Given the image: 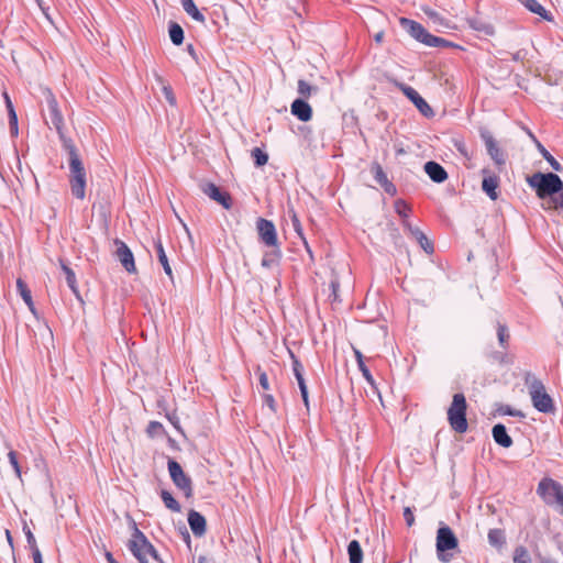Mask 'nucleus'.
Here are the masks:
<instances>
[{"label":"nucleus","mask_w":563,"mask_h":563,"mask_svg":"<svg viewBox=\"0 0 563 563\" xmlns=\"http://www.w3.org/2000/svg\"><path fill=\"white\" fill-rule=\"evenodd\" d=\"M371 173L373 174V177L375 181L383 187L386 194L394 196L397 192L396 186L389 181L386 173L384 172L383 167L379 163L373 162L371 165Z\"/></svg>","instance_id":"2eb2a0df"},{"label":"nucleus","mask_w":563,"mask_h":563,"mask_svg":"<svg viewBox=\"0 0 563 563\" xmlns=\"http://www.w3.org/2000/svg\"><path fill=\"white\" fill-rule=\"evenodd\" d=\"M530 187L536 189L537 196L540 199L549 198L542 205L543 209H562L563 210V181L554 173H534L527 178Z\"/></svg>","instance_id":"f03ea898"},{"label":"nucleus","mask_w":563,"mask_h":563,"mask_svg":"<svg viewBox=\"0 0 563 563\" xmlns=\"http://www.w3.org/2000/svg\"><path fill=\"white\" fill-rule=\"evenodd\" d=\"M537 150L542 155V157L551 165V167L555 172H562V165L551 155V153L541 144V142H537Z\"/></svg>","instance_id":"7c9ffc66"},{"label":"nucleus","mask_w":563,"mask_h":563,"mask_svg":"<svg viewBox=\"0 0 563 563\" xmlns=\"http://www.w3.org/2000/svg\"><path fill=\"white\" fill-rule=\"evenodd\" d=\"M167 466L170 478L175 486L184 493L186 498L192 497V481L188 475L185 474L181 465L177 461L169 459Z\"/></svg>","instance_id":"1a4fd4ad"},{"label":"nucleus","mask_w":563,"mask_h":563,"mask_svg":"<svg viewBox=\"0 0 563 563\" xmlns=\"http://www.w3.org/2000/svg\"><path fill=\"white\" fill-rule=\"evenodd\" d=\"M492 435L494 441L503 448L508 449L514 443L511 437L508 434L506 427L503 423H497L493 427Z\"/></svg>","instance_id":"aec40b11"},{"label":"nucleus","mask_w":563,"mask_h":563,"mask_svg":"<svg viewBox=\"0 0 563 563\" xmlns=\"http://www.w3.org/2000/svg\"><path fill=\"white\" fill-rule=\"evenodd\" d=\"M200 189L206 196L220 203L224 209H231L232 198L230 194L227 191H222L216 184L201 183Z\"/></svg>","instance_id":"ddd939ff"},{"label":"nucleus","mask_w":563,"mask_h":563,"mask_svg":"<svg viewBox=\"0 0 563 563\" xmlns=\"http://www.w3.org/2000/svg\"><path fill=\"white\" fill-rule=\"evenodd\" d=\"M4 533H5V538L8 540L10 548L13 549V539H12L11 532L8 529H5Z\"/></svg>","instance_id":"e2e57ef3"},{"label":"nucleus","mask_w":563,"mask_h":563,"mask_svg":"<svg viewBox=\"0 0 563 563\" xmlns=\"http://www.w3.org/2000/svg\"><path fill=\"white\" fill-rule=\"evenodd\" d=\"M3 98H4V101H5V106H7V109H11V108H14L13 107V103L8 95V92H3Z\"/></svg>","instance_id":"052dcab7"},{"label":"nucleus","mask_w":563,"mask_h":563,"mask_svg":"<svg viewBox=\"0 0 563 563\" xmlns=\"http://www.w3.org/2000/svg\"><path fill=\"white\" fill-rule=\"evenodd\" d=\"M133 532L132 539L129 541V550L139 560L140 563H147L146 555H151L155 561L162 563L159 554L154 545L147 540L145 534L137 528L132 520Z\"/></svg>","instance_id":"39448f33"},{"label":"nucleus","mask_w":563,"mask_h":563,"mask_svg":"<svg viewBox=\"0 0 563 563\" xmlns=\"http://www.w3.org/2000/svg\"><path fill=\"white\" fill-rule=\"evenodd\" d=\"M146 432L151 438H154L164 432V427L158 421H151L146 428Z\"/></svg>","instance_id":"4c0bfd02"},{"label":"nucleus","mask_w":563,"mask_h":563,"mask_svg":"<svg viewBox=\"0 0 563 563\" xmlns=\"http://www.w3.org/2000/svg\"><path fill=\"white\" fill-rule=\"evenodd\" d=\"M525 384L528 387L533 407L542 413H554V401L547 393L544 384L531 373L526 374Z\"/></svg>","instance_id":"7ed1b4c3"},{"label":"nucleus","mask_w":563,"mask_h":563,"mask_svg":"<svg viewBox=\"0 0 563 563\" xmlns=\"http://www.w3.org/2000/svg\"><path fill=\"white\" fill-rule=\"evenodd\" d=\"M188 525L196 537H202L206 533L207 522L200 512L190 510L188 512Z\"/></svg>","instance_id":"6ab92c4d"},{"label":"nucleus","mask_w":563,"mask_h":563,"mask_svg":"<svg viewBox=\"0 0 563 563\" xmlns=\"http://www.w3.org/2000/svg\"><path fill=\"white\" fill-rule=\"evenodd\" d=\"M514 563H530L531 556L529 554V551L523 547L519 545L514 551Z\"/></svg>","instance_id":"f704fd0d"},{"label":"nucleus","mask_w":563,"mask_h":563,"mask_svg":"<svg viewBox=\"0 0 563 563\" xmlns=\"http://www.w3.org/2000/svg\"><path fill=\"white\" fill-rule=\"evenodd\" d=\"M459 540L449 526H441L437 531V554L441 562H449L452 558L446 552L456 549Z\"/></svg>","instance_id":"6e6552de"},{"label":"nucleus","mask_w":563,"mask_h":563,"mask_svg":"<svg viewBox=\"0 0 563 563\" xmlns=\"http://www.w3.org/2000/svg\"><path fill=\"white\" fill-rule=\"evenodd\" d=\"M297 91L303 100L310 98L312 95L318 93L319 88L317 86L310 85L305 79H299L297 82Z\"/></svg>","instance_id":"cd10ccee"},{"label":"nucleus","mask_w":563,"mask_h":563,"mask_svg":"<svg viewBox=\"0 0 563 563\" xmlns=\"http://www.w3.org/2000/svg\"><path fill=\"white\" fill-rule=\"evenodd\" d=\"M183 9L190 15L195 21L203 23L206 21L205 15L198 10L192 0H180Z\"/></svg>","instance_id":"bb28decb"},{"label":"nucleus","mask_w":563,"mask_h":563,"mask_svg":"<svg viewBox=\"0 0 563 563\" xmlns=\"http://www.w3.org/2000/svg\"><path fill=\"white\" fill-rule=\"evenodd\" d=\"M399 24L401 27L416 41L430 46V47H449L453 44L443 37L432 35L427 29L419 22H416L408 18H400Z\"/></svg>","instance_id":"20e7f679"},{"label":"nucleus","mask_w":563,"mask_h":563,"mask_svg":"<svg viewBox=\"0 0 563 563\" xmlns=\"http://www.w3.org/2000/svg\"><path fill=\"white\" fill-rule=\"evenodd\" d=\"M298 386H299V389H300V394H301V398L303 400V404H305L307 410H309V395H308L307 385L306 384H301V385H298Z\"/></svg>","instance_id":"09e8293b"},{"label":"nucleus","mask_w":563,"mask_h":563,"mask_svg":"<svg viewBox=\"0 0 563 563\" xmlns=\"http://www.w3.org/2000/svg\"><path fill=\"white\" fill-rule=\"evenodd\" d=\"M522 59V56H521V51H518L516 52L515 54H512V60L515 62H519Z\"/></svg>","instance_id":"338daca9"},{"label":"nucleus","mask_w":563,"mask_h":563,"mask_svg":"<svg viewBox=\"0 0 563 563\" xmlns=\"http://www.w3.org/2000/svg\"><path fill=\"white\" fill-rule=\"evenodd\" d=\"M472 26H473V29H475L477 31H483L487 35H490V34L494 33V29L489 24H485V23H478L477 24V22H473Z\"/></svg>","instance_id":"37998d69"},{"label":"nucleus","mask_w":563,"mask_h":563,"mask_svg":"<svg viewBox=\"0 0 563 563\" xmlns=\"http://www.w3.org/2000/svg\"><path fill=\"white\" fill-rule=\"evenodd\" d=\"M256 229L262 243L268 247L279 246L276 228L271 220L258 218L256 221Z\"/></svg>","instance_id":"9d476101"},{"label":"nucleus","mask_w":563,"mask_h":563,"mask_svg":"<svg viewBox=\"0 0 563 563\" xmlns=\"http://www.w3.org/2000/svg\"><path fill=\"white\" fill-rule=\"evenodd\" d=\"M291 225H292L294 231L302 239L305 244H307L306 239L303 236V230H302L300 220L298 219V217L295 212H292V214H291Z\"/></svg>","instance_id":"a19ab883"},{"label":"nucleus","mask_w":563,"mask_h":563,"mask_svg":"<svg viewBox=\"0 0 563 563\" xmlns=\"http://www.w3.org/2000/svg\"><path fill=\"white\" fill-rule=\"evenodd\" d=\"M59 264H60L62 271L65 274L66 283H67L68 287L70 288L73 294L78 299H80V294H79V289H78L75 272L63 260H59Z\"/></svg>","instance_id":"4be33fe9"},{"label":"nucleus","mask_w":563,"mask_h":563,"mask_svg":"<svg viewBox=\"0 0 563 563\" xmlns=\"http://www.w3.org/2000/svg\"><path fill=\"white\" fill-rule=\"evenodd\" d=\"M290 112L302 122H307L312 118V108L302 98H297L292 101Z\"/></svg>","instance_id":"f3484780"},{"label":"nucleus","mask_w":563,"mask_h":563,"mask_svg":"<svg viewBox=\"0 0 563 563\" xmlns=\"http://www.w3.org/2000/svg\"><path fill=\"white\" fill-rule=\"evenodd\" d=\"M398 87L404 92V95L416 106V108L423 117L432 118L434 115L432 108L415 88L405 84H398Z\"/></svg>","instance_id":"f8f14e48"},{"label":"nucleus","mask_w":563,"mask_h":563,"mask_svg":"<svg viewBox=\"0 0 563 563\" xmlns=\"http://www.w3.org/2000/svg\"><path fill=\"white\" fill-rule=\"evenodd\" d=\"M23 531H24L26 542H27L32 553L36 550H40L36 544V540H35L33 532L30 530V528L26 525L23 526Z\"/></svg>","instance_id":"58836bf2"},{"label":"nucleus","mask_w":563,"mask_h":563,"mask_svg":"<svg viewBox=\"0 0 563 563\" xmlns=\"http://www.w3.org/2000/svg\"><path fill=\"white\" fill-rule=\"evenodd\" d=\"M525 130H526L528 136L531 139V141L537 146V142H540V141L536 137V135L531 132V130H529V129H525Z\"/></svg>","instance_id":"69168bd1"},{"label":"nucleus","mask_w":563,"mask_h":563,"mask_svg":"<svg viewBox=\"0 0 563 563\" xmlns=\"http://www.w3.org/2000/svg\"><path fill=\"white\" fill-rule=\"evenodd\" d=\"M263 402L273 412H276V401L271 394L263 395Z\"/></svg>","instance_id":"49530a36"},{"label":"nucleus","mask_w":563,"mask_h":563,"mask_svg":"<svg viewBox=\"0 0 563 563\" xmlns=\"http://www.w3.org/2000/svg\"><path fill=\"white\" fill-rule=\"evenodd\" d=\"M499 186V178L495 175L484 177L482 181L483 191L492 199L496 200L498 198L497 188Z\"/></svg>","instance_id":"412c9836"},{"label":"nucleus","mask_w":563,"mask_h":563,"mask_svg":"<svg viewBox=\"0 0 563 563\" xmlns=\"http://www.w3.org/2000/svg\"><path fill=\"white\" fill-rule=\"evenodd\" d=\"M154 245H155V249H156L158 261H159L161 265L163 266V269H164L165 274L173 282L174 280L173 271H172V267L169 265V262H168V258H167V255L165 253V250H164V246L162 244L161 239L155 240L154 241Z\"/></svg>","instance_id":"5701e85b"},{"label":"nucleus","mask_w":563,"mask_h":563,"mask_svg":"<svg viewBox=\"0 0 563 563\" xmlns=\"http://www.w3.org/2000/svg\"><path fill=\"white\" fill-rule=\"evenodd\" d=\"M256 374L258 375V382H260L261 387L264 390H268L269 382H268L267 374L264 371H262V368L260 366L256 368Z\"/></svg>","instance_id":"79ce46f5"},{"label":"nucleus","mask_w":563,"mask_h":563,"mask_svg":"<svg viewBox=\"0 0 563 563\" xmlns=\"http://www.w3.org/2000/svg\"><path fill=\"white\" fill-rule=\"evenodd\" d=\"M282 258V251L280 247H273L272 251H267L264 253L261 265L264 268H273L274 266H277L279 264V261Z\"/></svg>","instance_id":"b1692460"},{"label":"nucleus","mask_w":563,"mask_h":563,"mask_svg":"<svg viewBox=\"0 0 563 563\" xmlns=\"http://www.w3.org/2000/svg\"><path fill=\"white\" fill-rule=\"evenodd\" d=\"M187 52H188V54H189V55H190L195 60H197V59H198V57H197V53H196V51H195V47H194L191 44H188V45H187Z\"/></svg>","instance_id":"bf43d9fd"},{"label":"nucleus","mask_w":563,"mask_h":563,"mask_svg":"<svg viewBox=\"0 0 563 563\" xmlns=\"http://www.w3.org/2000/svg\"><path fill=\"white\" fill-rule=\"evenodd\" d=\"M32 558H33L34 563H43V558H42V553L40 550L34 551L32 553Z\"/></svg>","instance_id":"13d9d810"},{"label":"nucleus","mask_w":563,"mask_h":563,"mask_svg":"<svg viewBox=\"0 0 563 563\" xmlns=\"http://www.w3.org/2000/svg\"><path fill=\"white\" fill-rule=\"evenodd\" d=\"M395 211L404 221L408 220L411 212V208L407 205L406 201L399 199L395 202Z\"/></svg>","instance_id":"e433bc0d"},{"label":"nucleus","mask_w":563,"mask_h":563,"mask_svg":"<svg viewBox=\"0 0 563 563\" xmlns=\"http://www.w3.org/2000/svg\"><path fill=\"white\" fill-rule=\"evenodd\" d=\"M294 374L303 373V366L300 361L291 353Z\"/></svg>","instance_id":"3c124183"},{"label":"nucleus","mask_w":563,"mask_h":563,"mask_svg":"<svg viewBox=\"0 0 563 563\" xmlns=\"http://www.w3.org/2000/svg\"><path fill=\"white\" fill-rule=\"evenodd\" d=\"M353 352L357 362L358 369L361 371L363 377L368 382L373 383V376L368 369V367L365 365L364 356L362 352L355 347H353Z\"/></svg>","instance_id":"2f4dec72"},{"label":"nucleus","mask_w":563,"mask_h":563,"mask_svg":"<svg viewBox=\"0 0 563 563\" xmlns=\"http://www.w3.org/2000/svg\"><path fill=\"white\" fill-rule=\"evenodd\" d=\"M404 518L406 520V523L411 527L415 522V516L409 507L405 508L404 510Z\"/></svg>","instance_id":"603ef678"},{"label":"nucleus","mask_w":563,"mask_h":563,"mask_svg":"<svg viewBox=\"0 0 563 563\" xmlns=\"http://www.w3.org/2000/svg\"><path fill=\"white\" fill-rule=\"evenodd\" d=\"M181 536L184 538V541L187 543V545L190 547L191 538H190V534L187 531L186 527H183Z\"/></svg>","instance_id":"4d7b16f0"},{"label":"nucleus","mask_w":563,"mask_h":563,"mask_svg":"<svg viewBox=\"0 0 563 563\" xmlns=\"http://www.w3.org/2000/svg\"><path fill=\"white\" fill-rule=\"evenodd\" d=\"M168 33H169L170 41L174 45L178 46V45L183 44L184 37H185L184 30L178 23L170 22L168 25Z\"/></svg>","instance_id":"c756f323"},{"label":"nucleus","mask_w":563,"mask_h":563,"mask_svg":"<svg viewBox=\"0 0 563 563\" xmlns=\"http://www.w3.org/2000/svg\"><path fill=\"white\" fill-rule=\"evenodd\" d=\"M487 539L488 543L497 550L503 549L506 544V536L501 529H490L488 531Z\"/></svg>","instance_id":"393cba45"},{"label":"nucleus","mask_w":563,"mask_h":563,"mask_svg":"<svg viewBox=\"0 0 563 563\" xmlns=\"http://www.w3.org/2000/svg\"><path fill=\"white\" fill-rule=\"evenodd\" d=\"M423 169L434 183L441 184L448 179V173L444 167L434 161L427 162Z\"/></svg>","instance_id":"a211bd4d"},{"label":"nucleus","mask_w":563,"mask_h":563,"mask_svg":"<svg viewBox=\"0 0 563 563\" xmlns=\"http://www.w3.org/2000/svg\"><path fill=\"white\" fill-rule=\"evenodd\" d=\"M402 225L410 233V235L419 243V245L427 254L433 253V244L429 241L427 235L418 227L412 225L409 220H404Z\"/></svg>","instance_id":"dca6fc26"},{"label":"nucleus","mask_w":563,"mask_h":563,"mask_svg":"<svg viewBox=\"0 0 563 563\" xmlns=\"http://www.w3.org/2000/svg\"><path fill=\"white\" fill-rule=\"evenodd\" d=\"M423 12L433 21V22H438L440 21V15L438 12H435L434 10L432 9H423Z\"/></svg>","instance_id":"864d4df0"},{"label":"nucleus","mask_w":563,"mask_h":563,"mask_svg":"<svg viewBox=\"0 0 563 563\" xmlns=\"http://www.w3.org/2000/svg\"><path fill=\"white\" fill-rule=\"evenodd\" d=\"M44 97L47 110V122H51L53 128L59 134L63 148L68 154L69 163V184L74 197L82 200L86 196V170L77 148L71 139L66 137L63 133L64 119L59 111L57 100L49 89L44 90Z\"/></svg>","instance_id":"f257e3e1"},{"label":"nucleus","mask_w":563,"mask_h":563,"mask_svg":"<svg viewBox=\"0 0 563 563\" xmlns=\"http://www.w3.org/2000/svg\"><path fill=\"white\" fill-rule=\"evenodd\" d=\"M349 561L350 563H362L363 551L357 540H352L347 545Z\"/></svg>","instance_id":"a878e982"},{"label":"nucleus","mask_w":563,"mask_h":563,"mask_svg":"<svg viewBox=\"0 0 563 563\" xmlns=\"http://www.w3.org/2000/svg\"><path fill=\"white\" fill-rule=\"evenodd\" d=\"M161 498L166 508H168L169 510H172L174 512L180 511L181 508H180L179 503L173 497V495L168 490L163 489L161 492Z\"/></svg>","instance_id":"473e14b6"},{"label":"nucleus","mask_w":563,"mask_h":563,"mask_svg":"<svg viewBox=\"0 0 563 563\" xmlns=\"http://www.w3.org/2000/svg\"><path fill=\"white\" fill-rule=\"evenodd\" d=\"M479 135L485 144L488 155L495 162V164L498 166L505 165V152L498 146L497 141L493 134L487 129H481Z\"/></svg>","instance_id":"9b49d317"},{"label":"nucleus","mask_w":563,"mask_h":563,"mask_svg":"<svg viewBox=\"0 0 563 563\" xmlns=\"http://www.w3.org/2000/svg\"><path fill=\"white\" fill-rule=\"evenodd\" d=\"M166 417H167L168 421L175 427V429L183 432L180 424H179V418L175 412L167 413Z\"/></svg>","instance_id":"8fccbe9b"},{"label":"nucleus","mask_w":563,"mask_h":563,"mask_svg":"<svg viewBox=\"0 0 563 563\" xmlns=\"http://www.w3.org/2000/svg\"><path fill=\"white\" fill-rule=\"evenodd\" d=\"M9 124L11 132L18 134V117L11 115V118H9Z\"/></svg>","instance_id":"5fc2aeb1"},{"label":"nucleus","mask_w":563,"mask_h":563,"mask_svg":"<svg viewBox=\"0 0 563 563\" xmlns=\"http://www.w3.org/2000/svg\"><path fill=\"white\" fill-rule=\"evenodd\" d=\"M501 412L504 415H508V416H512V417H520V418L525 417V415L520 410L512 409L510 406L503 407Z\"/></svg>","instance_id":"de8ad7c7"},{"label":"nucleus","mask_w":563,"mask_h":563,"mask_svg":"<svg viewBox=\"0 0 563 563\" xmlns=\"http://www.w3.org/2000/svg\"><path fill=\"white\" fill-rule=\"evenodd\" d=\"M466 409L465 396L462 393L454 394L452 404L448 409V420L451 428L457 433H464L468 428Z\"/></svg>","instance_id":"0eeeda50"},{"label":"nucleus","mask_w":563,"mask_h":563,"mask_svg":"<svg viewBox=\"0 0 563 563\" xmlns=\"http://www.w3.org/2000/svg\"><path fill=\"white\" fill-rule=\"evenodd\" d=\"M104 558H106V560H107V562H108V563H119V562L113 558L112 553H111V552H109V551H107V552L104 553Z\"/></svg>","instance_id":"680f3d73"},{"label":"nucleus","mask_w":563,"mask_h":563,"mask_svg":"<svg viewBox=\"0 0 563 563\" xmlns=\"http://www.w3.org/2000/svg\"><path fill=\"white\" fill-rule=\"evenodd\" d=\"M16 289L22 297L23 301L26 303V306L30 308V310L34 311V303L32 300L31 290L29 289L27 285L22 280L21 278H18L16 280Z\"/></svg>","instance_id":"c85d7f7f"},{"label":"nucleus","mask_w":563,"mask_h":563,"mask_svg":"<svg viewBox=\"0 0 563 563\" xmlns=\"http://www.w3.org/2000/svg\"><path fill=\"white\" fill-rule=\"evenodd\" d=\"M163 93H164L165 99L168 101V103L170 106H175L176 104L175 95L173 92V89L169 86L163 87Z\"/></svg>","instance_id":"c03bdc74"},{"label":"nucleus","mask_w":563,"mask_h":563,"mask_svg":"<svg viewBox=\"0 0 563 563\" xmlns=\"http://www.w3.org/2000/svg\"><path fill=\"white\" fill-rule=\"evenodd\" d=\"M497 338L499 345L506 350L508 347V342L510 339L508 328L506 324H503L500 322L497 323Z\"/></svg>","instance_id":"72a5a7b5"},{"label":"nucleus","mask_w":563,"mask_h":563,"mask_svg":"<svg viewBox=\"0 0 563 563\" xmlns=\"http://www.w3.org/2000/svg\"><path fill=\"white\" fill-rule=\"evenodd\" d=\"M537 493L548 506L563 516V486L559 482L549 477L542 478Z\"/></svg>","instance_id":"423d86ee"},{"label":"nucleus","mask_w":563,"mask_h":563,"mask_svg":"<svg viewBox=\"0 0 563 563\" xmlns=\"http://www.w3.org/2000/svg\"><path fill=\"white\" fill-rule=\"evenodd\" d=\"M383 37H384V33L383 32H378L375 36H374V40L376 43H380L383 41Z\"/></svg>","instance_id":"774afa93"},{"label":"nucleus","mask_w":563,"mask_h":563,"mask_svg":"<svg viewBox=\"0 0 563 563\" xmlns=\"http://www.w3.org/2000/svg\"><path fill=\"white\" fill-rule=\"evenodd\" d=\"M330 288H331L330 297L332 298L333 301H336L338 298H339L338 291H339V288H340V283H339L338 278H333L330 282Z\"/></svg>","instance_id":"a18cd8bd"},{"label":"nucleus","mask_w":563,"mask_h":563,"mask_svg":"<svg viewBox=\"0 0 563 563\" xmlns=\"http://www.w3.org/2000/svg\"><path fill=\"white\" fill-rule=\"evenodd\" d=\"M181 536L184 538V541L187 543V545L190 547L191 538H190V534L187 531L186 527H183Z\"/></svg>","instance_id":"6e6d98bb"},{"label":"nucleus","mask_w":563,"mask_h":563,"mask_svg":"<svg viewBox=\"0 0 563 563\" xmlns=\"http://www.w3.org/2000/svg\"><path fill=\"white\" fill-rule=\"evenodd\" d=\"M251 156L252 158L254 159V165L256 167H262L264 166L267 161H268V155L266 152H264L263 150H261L260 147H254L252 151H251Z\"/></svg>","instance_id":"c9c22d12"},{"label":"nucleus","mask_w":563,"mask_h":563,"mask_svg":"<svg viewBox=\"0 0 563 563\" xmlns=\"http://www.w3.org/2000/svg\"><path fill=\"white\" fill-rule=\"evenodd\" d=\"M114 244L117 246L115 255L121 265L128 273H135L136 267L134 262V255L130 247L119 239L114 240Z\"/></svg>","instance_id":"4468645a"},{"label":"nucleus","mask_w":563,"mask_h":563,"mask_svg":"<svg viewBox=\"0 0 563 563\" xmlns=\"http://www.w3.org/2000/svg\"><path fill=\"white\" fill-rule=\"evenodd\" d=\"M298 385L306 384V380L303 378V373L294 374Z\"/></svg>","instance_id":"0e129e2a"},{"label":"nucleus","mask_w":563,"mask_h":563,"mask_svg":"<svg viewBox=\"0 0 563 563\" xmlns=\"http://www.w3.org/2000/svg\"><path fill=\"white\" fill-rule=\"evenodd\" d=\"M8 459L11 464V466L14 470L15 475L20 478L21 477V467L18 461V453L13 450L9 451Z\"/></svg>","instance_id":"ea45409f"}]
</instances>
